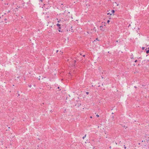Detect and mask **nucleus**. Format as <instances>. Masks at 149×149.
I'll return each instance as SVG.
<instances>
[{"label": "nucleus", "instance_id": "1", "mask_svg": "<svg viewBox=\"0 0 149 149\" xmlns=\"http://www.w3.org/2000/svg\"><path fill=\"white\" fill-rule=\"evenodd\" d=\"M8 73L7 71H3L2 76L4 77V78L5 79L6 77H8Z\"/></svg>", "mask_w": 149, "mask_h": 149}, {"label": "nucleus", "instance_id": "2", "mask_svg": "<svg viewBox=\"0 0 149 149\" xmlns=\"http://www.w3.org/2000/svg\"><path fill=\"white\" fill-rule=\"evenodd\" d=\"M145 139L147 143H148L149 141V137L148 135H146L145 136Z\"/></svg>", "mask_w": 149, "mask_h": 149}, {"label": "nucleus", "instance_id": "3", "mask_svg": "<svg viewBox=\"0 0 149 149\" xmlns=\"http://www.w3.org/2000/svg\"><path fill=\"white\" fill-rule=\"evenodd\" d=\"M3 71H0V79H1V77L3 75Z\"/></svg>", "mask_w": 149, "mask_h": 149}, {"label": "nucleus", "instance_id": "4", "mask_svg": "<svg viewBox=\"0 0 149 149\" xmlns=\"http://www.w3.org/2000/svg\"><path fill=\"white\" fill-rule=\"evenodd\" d=\"M72 62L73 63V65L74 66L75 63L76 62V61L75 60H74L72 61Z\"/></svg>", "mask_w": 149, "mask_h": 149}, {"label": "nucleus", "instance_id": "5", "mask_svg": "<svg viewBox=\"0 0 149 149\" xmlns=\"http://www.w3.org/2000/svg\"><path fill=\"white\" fill-rule=\"evenodd\" d=\"M56 25L58 27V29H61V27H60L61 24H60L58 23L56 24Z\"/></svg>", "mask_w": 149, "mask_h": 149}, {"label": "nucleus", "instance_id": "6", "mask_svg": "<svg viewBox=\"0 0 149 149\" xmlns=\"http://www.w3.org/2000/svg\"><path fill=\"white\" fill-rule=\"evenodd\" d=\"M111 12H112V13H115V10H112L111 11Z\"/></svg>", "mask_w": 149, "mask_h": 149}, {"label": "nucleus", "instance_id": "7", "mask_svg": "<svg viewBox=\"0 0 149 149\" xmlns=\"http://www.w3.org/2000/svg\"><path fill=\"white\" fill-rule=\"evenodd\" d=\"M61 29H58V31L59 32H62V31H61Z\"/></svg>", "mask_w": 149, "mask_h": 149}, {"label": "nucleus", "instance_id": "8", "mask_svg": "<svg viewBox=\"0 0 149 149\" xmlns=\"http://www.w3.org/2000/svg\"><path fill=\"white\" fill-rule=\"evenodd\" d=\"M86 134H85V135L83 137L82 139H84V138L86 137Z\"/></svg>", "mask_w": 149, "mask_h": 149}, {"label": "nucleus", "instance_id": "9", "mask_svg": "<svg viewBox=\"0 0 149 149\" xmlns=\"http://www.w3.org/2000/svg\"><path fill=\"white\" fill-rule=\"evenodd\" d=\"M146 53L147 54L149 53V50H148L146 51Z\"/></svg>", "mask_w": 149, "mask_h": 149}, {"label": "nucleus", "instance_id": "10", "mask_svg": "<svg viewBox=\"0 0 149 149\" xmlns=\"http://www.w3.org/2000/svg\"><path fill=\"white\" fill-rule=\"evenodd\" d=\"M144 145L145 147H144L143 148H146V147H147V146H146V144H144Z\"/></svg>", "mask_w": 149, "mask_h": 149}, {"label": "nucleus", "instance_id": "11", "mask_svg": "<svg viewBox=\"0 0 149 149\" xmlns=\"http://www.w3.org/2000/svg\"><path fill=\"white\" fill-rule=\"evenodd\" d=\"M21 8V7L20 6L18 7V6H17V7L16 8V9H17L18 8Z\"/></svg>", "mask_w": 149, "mask_h": 149}, {"label": "nucleus", "instance_id": "12", "mask_svg": "<svg viewBox=\"0 0 149 149\" xmlns=\"http://www.w3.org/2000/svg\"><path fill=\"white\" fill-rule=\"evenodd\" d=\"M29 88H31V85H29Z\"/></svg>", "mask_w": 149, "mask_h": 149}, {"label": "nucleus", "instance_id": "13", "mask_svg": "<svg viewBox=\"0 0 149 149\" xmlns=\"http://www.w3.org/2000/svg\"><path fill=\"white\" fill-rule=\"evenodd\" d=\"M107 14L108 15H109V14H110V15H111V13L110 14V13H108Z\"/></svg>", "mask_w": 149, "mask_h": 149}, {"label": "nucleus", "instance_id": "14", "mask_svg": "<svg viewBox=\"0 0 149 149\" xmlns=\"http://www.w3.org/2000/svg\"><path fill=\"white\" fill-rule=\"evenodd\" d=\"M86 93L87 95H88L89 94V92H86Z\"/></svg>", "mask_w": 149, "mask_h": 149}, {"label": "nucleus", "instance_id": "15", "mask_svg": "<svg viewBox=\"0 0 149 149\" xmlns=\"http://www.w3.org/2000/svg\"><path fill=\"white\" fill-rule=\"evenodd\" d=\"M109 22H110V21H109V20H108L107 21V22L108 23H109Z\"/></svg>", "mask_w": 149, "mask_h": 149}, {"label": "nucleus", "instance_id": "16", "mask_svg": "<svg viewBox=\"0 0 149 149\" xmlns=\"http://www.w3.org/2000/svg\"><path fill=\"white\" fill-rule=\"evenodd\" d=\"M96 116H97V117H99V115H98V114H97V115H96Z\"/></svg>", "mask_w": 149, "mask_h": 149}, {"label": "nucleus", "instance_id": "17", "mask_svg": "<svg viewBox=\"0 0 149 149\" xmlns=\"http://www.w3.org/2000/svg\"><path fill=\"white\" fill-rule=\"evenodd\" d=\"M145 48V47H142V49L143 50Z\"/></svg>", "mask_w": 149, "mask_h": 149}, {"label": "nucleus", "instance_id": "18", "mask_svg": "<svg viewBox=\"0 0 149 149\" xmlns=\"http://www.w3.org/2000/svg\"><path fill=\"white\" fill-rule=\"evenodd\" d=\"M137 61V60H136L135 61H134V62H136Z\"/></svg>", "mask_w": 149, "mask_h": 149}, {"label": "nucleus", "instance_id": "19", "mask_svg": "<svg viewBox=\"0 0 149 149\" xmlns=\"http://www.w3.org/2000/svg\"><path fill=\"white\" fill-rule=\"evenodd\" d=\"M96 40H99L97 38H96Z\"/></svg>", "mask_w": 149, "mask_h": 149}, {"label": "nucleus", "instance_id": "20", "mask_svg": "<svg viewBox=\"0 0 149 149\" xmlns=\"http://www.w3.org/2000/svg\"><path fill=\"white\" fill-rule=\"evenodd\" d=\"M60 20L59 21H58V23H59V22H60Z\"/></svg>", "mask_w": 149, "mask_h": 149}, {"label": "nucleus", "instance_id": "21", "mask_svg": "<svg viewBox=\"0 0 149 149\" xmlns=\"http://www.w3.org/2000/svg\"><path fill=\"white\" fill-rule=\"evenodd\" d=\"M145 142V141H142V142Z\"/></svg>", "mask_w": 149, "mask_h": 149}, {"label": "nucleus", "instance_id": "22", "mask_svg": "<svg viewBox=\"0 0 149 149\" xmlns=\"http://www.w3.org/2000/svg\"><path fill=\"white\" fill-rule=\"evenodd\" d=\"M124 146V148H125V149H126V147L125 146V145Z\"/></svg>", "mask_w": 149, "mask_h": 149}, {"label": "nucleus", "instance_id": "23", "mask_svg": "<svg viewBox=\"0 0 149 149\" xmlns=\"http://www.w3.org/2000/svg\"><path fill=\"white\" fill-rule=\"evenodd\" d=\"M83 57H84L85 56V55H83Z\"/></svg>", "mask_w": 149, "mask_h": 149}, {"label": "nucleus", "instance_id": "24", "mask_svg": "<svg viewBox=\"0 0 149 149\" xmlns=\"http://www.w3.org/2000/svg\"><path fill=\"white\" fill-rule=\"evenodd\" d=\"M58 52V50H57L56 51V53H57Z\"/></svg>", "mask_w": 149, "mask_h": 149}, {"label": "nucleus", "instance_id": "25", "mask_svg": "<svg viewBox=\"0 0 149 149\" xmlns=\"http://www.w3.org/2000/svg\"><path fill=\"white\" fill-rule=\"evenodd\" d=\"M102 27V26H100V27Z\"/></svg>", "mask_w": 149, "mask_h": 149}, {"label": "nucleus", "instance_id": "26", "mask_svg": "<svg viewBox=\"0 0 149 149\" xmlns=\"http://www.w3.org/2000/svg\"><path fill=\"white\" fill-rule=\"evenodd\" d=\"M116 42H118V40H117V41H116Z\"/></svg>", "mask_w": 149, "mask_h": 149}, {"label": "nucleus", "instance_id": "27", "mask_svg": "<svg viewBox=\"0 0 149 149\" xmlns=\"http://www.w3.org/2000/svg\"><path fill=\"white\" fill-rule=\"evenodd\" d=\"M100 30H102V29H100Z\"/></svg>", "mask_w": 149, "mask_h": 149}, {"label": "nucleus", "instance_id": "28", "mask_svg": "<svg viewBox=\"0 0 149 149\" xmlns=\"http://www.w3.org/2000/svg\"><path fill=\"white\" fill-rule=\"evenodd\" d=\"M58 89H59V87H58L57 88Z\"/></svg>", "mask_w": 149, "mask_h": 149}, {"label": "nucleus", "instance_id": "29", "mask_svg": "<svg viewBox=\"0 0 149 149\" xmlns=\"http://www.w3.org/2000/svg\"><path fill=\"white\" fill-rule=\"evenodd\" d=\"M130 26V24L128 26Z\"/></svg>", "mask_w": 149, "mask_h": 149}, {"label": "nucleus", "instance_id": "30", "mask_svg": "<svg viewBox=\"0 0 149 149\" xmlns=\"http://www.w3.org/2000/svg\"><path fill=\"white\" fill-rule=\"evenodd\" d=\"M134 87H135V88H136V86H134Z\"/></svg>", "mask_w": 149, "mask_h": 149}, {"label": "nucleus", "instance_id": "31", "mask_svg": "<svg viewBox=\"0 0 149 149\" xmlns=\"http://www.w3.org/2000/svg\"><path fill=\"white\" fill-rule=\"evenodd\" d=\"M92 116H91V117H90V118H92Z\"/></svg>", "mask_w": 149, "mask_h": 149}, {"label": "nucleus", "instance_id": "32", "mask_svg": "<svg viewBox=\"0 0 149 149\" xmlns=\"http://www.w3.org/2000/svg\"><path fill=\"white\" fill-rule=\"evenodd\" d=\"M63 5V3H62V4H61V5Z\"/></svg>", "mask_w": 149, "mask_h": 149}, {"label": "nucleus", "instance_id": "33", "mask_svg": "<svg viewBox=\"0 0 149 149\" xmlns=\"http://www.w3.org/2000/svg\"><path fill=\"white\" fill-rule=\"evenodd\" d=\"M116 144H117V143H116Z\"/></svg>", "mask_w": 149, "mask_h": 149}, {"label": "nucleus", "instance_id": "34", "mask_svg": "<svg viewBox=\"0 0 149 149\" xmlns=\"http://www.w3.org/2000/svg\"><path fill=\"white\" fill-rule=\"evenodd\" d=\"M118 4H117V6H118Z\"/></svg>", "mask_w": 149, "mask_h": 149}, {"label": "nucleus", "instance_id": "35", "mask_svg": "<svg viewBox=\"0 0 149 149\" xmlns=\"http://www.w3.org/2000/svg\"><path fill=\"white\" fill-rule=\"evenodd\" d=\"M109 148H111V147L110 146Z\"/></svg>", "mask_w": 149, "mask_h": 149}, {"label": "nucleus", "instance_id": "36", "mask_svg": "<svg viewBox=\"0 0 149 149\" xmlns=\"http://www.w3.org/2000/svg\"><path fill=\"white\" fill-rule=\"evenodd\" d=\"M148 50H149V47H148Z\"/></svg>", "mask_w": 149, "mask_h": 149}]
</instances>
